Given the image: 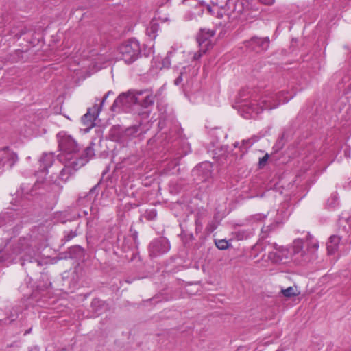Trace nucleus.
<instances>
[{"label":"nucleus","instance_id":"obj_1","mask_svg":"<svg viewBox=\"0 0 351 351\" xmlns=\"http://www.w3.org/2000/svg\"><path fill=\"white\" fill-rule=\"evenodd\" d=\"M284 93L278 92L273 93L266 91L257 99L255 91L250 88H243L239 92V111L245 119L255 117L264 110H271L276 108L281 102L286 103L290 98L282 99Z\"/></svg>","mask_w":351,"mask_h":351},{"label":"nucleus","instance_id":"obj_2","mask_svg":"<svg viewBox=\"0 0 351 351\" xmlns=\"http://www.w3.org/2000/svg\"><path fill=\"white\" fill-rule=\"evenodd\" d=\"M58 147L61 152L60 160L69 159V158H78L77 154L80 150L79 145L76 141L64 131L57 134Z\"/></svg>","mask_w":351,"mask_h":351},{"label":"nucleus","instance_id":"obj_3","mask_svg":"<svg viewBox=\"0 0 351 351\" xmlns=\"http://www.w3.org/2000/svg\"><path fill=\"white\" fill-rule=\"evenodd\" d=\"M146 92V90H130L128 92L122 93L114 100L110 110L112 112L127 111L134 104H136L139 101V96Z\"/></svg>","mask_w":351,"mask_h":351},{"label":"nucleus","instance_id":"obj_4","mask_svg":"<svg viewBox=\"0 0 351 351\" xmlns=\"http://www.w3.org/2000/svg\"><path fill=\"white\" fill-rule=\"evenodd\" d=\"M12 250V253L15 255L23 254L21 257L23 261L22 263L23 265H24L25 261H29L30 263L36 262L38 265H40L37 258V250L32 247V245L29 243V239H19Z\"/></svg>","mask_w":351,"mask_h":351},{"label":"nucleus","instance_id":"obj_5","mask_svg":"<svg viewBox=\"0 0 351 351\" xmlns=\"http://www.w3.org/2000/svg\"><path fill=\"white\" fill-rule=\"evenodd\" d=\"M120 58L127 64L136 61L141 56L139 43L135 39H130L121 44L118 48Z\"/></svg>","mask_w":351,"mask_h":351},{"label":"nucleus","instance_id":"obj_6","mask_svg":"<svg viewBox=\"0 0 351 351\" xmlns=\"http://www.w3.org/2000/svg\"><path fill=\"white\" fill-rule=\"evenodd\" d=\"M63 160L65 162V165L60 173L59 179L64 182L67 181L80 167L84 166L88 161L84 158L72 157L69 159H63L62 161Z\"/></svg>","mask_w":351,"mask_h":351},{"label":"nucleus","instance_id":"obj_7","mask_svg":"<svg viewBox=\"0 0 351 351\" xmlns=\"http://www.w3.org/2000/svg\"><path fill=\"white\" fill-rule=\"evenodd\" d=\"M269 44L270 40L267 36H253L250 40L244 42V45L247 49L256 53L266 51L269 49Z\"/></svg>","mask_w":351,"mask_h":351},{"label":"nucleus","instance_id":"obj_8","mask_svg":"<svg viewBox=\"0 0 351 351\" xmlns=\"http://www.w3.org/2000/svg\"><path fill=\"white\" fill-rule=\"evenodd\" d=\"M170 250V244L166 238L160 237L152 241L149 246L150 256H158L167 253Z\"/></svg>","mask_w":351,"mask_h":351},{"label":"nucleus","instance_id":"obj_9","mask_svg":"<svg viewBox=\"0 0 351 351\" xmlns=\"http://www.w3.org/2000/svg\"><path fill=\"white\" fill-rule=\"evenodd\" d=\"M277 246L276 243L272 245L274 249L269 251L268 258L274 263H285L289 257V252L287 249Z\"/></svg>","mask_w":351,"mask_h":351},{"label":"nucleus","instance_id":"obj_10","mask_svg":"<svg viewBox=\"0 0 351 351\" xmlns=\"http://www.w3.org/2000/svg\"><path fill=\"white\" fill-rule=\"evenodd\" d=\"M100 112L101 107L96 108V106H94L92 108H89L88 112L82 117L83 124L87 126L86 128L84 129L86 132L95 126V121Z\"/></svg>","mask_w":351,"mask_h":351},{"label":"nucleus","instance_id":"obj_11","mask_svg":"<svg viewBox=\"0 0 351 351\" xmlns=\"http://www.w3.org/2000/svg\"><path fill=\"white\" fill-rule=\"evenodd\" d=\"M193 173L200 177L202 181H206L212 175V165L210 162H203L195 167Z\"/></svg>","mask_w":351,"mask_h":351},{"label":"nucleus","instance_id":"obj_12","mask_svg":"<svg viewBox=\"0 0 351 351\" xmlns=\"http://www.w3.org/2000/svg\"><path fill=\"white\" fill-rule=\"evenodd\" d=\"M125 130L120 125H114L110 130V138L112 141L124 144L128 142Z\"/></svg>","mask_w":351,"mask_h":351},{"label":"nucleus","instance_id":"obj_13","mask_svg":"<svg viewBox=\"0 0 351 351\" xmlns=\"http://www.w3.org/2000/svg\"><path fill=\"white\" fill-rule=\"evenodd\" d=\"M215 34L214 30L202 29L197 36V41L199 45H205L206 46L212 47L210 38Z\"/></svg>","mask_w":351,"mask_h":351},{"label":"nucleus","instance_id":"obj_14","mask_svg":"<svg viewBox=\"0 0 351 351\" xmlns=\"http://www.w3.org/2000/svg\"><path fill=\"white\" fill-rule=\"evenodd\" d=\"M303 249V242L301 239H297L293 241L292 246L293 251V258L295 262H301L304 261L303 256H304V252Z\"/></svg>","mask_w":351,"mask_h":351},{"label":"nucleus","instance_id":"obj_15","mask_svg":"<svg viewBox=\"0 0 351 351\" xmlns=\"http://www.w3.org/2000/svg\"><path fill=\"white\" fill-rule=\"evenodd\" d=\"M17 160V156L7 149L0 150V169L3 167L8 161H10V167Z\"/></svg>","mask_w":351,"mask_h":351},{"label":"nucleus","instance_id":"obj_16","mask_svg":"<svg viewBox=\"0 0 351 351\" xmlns=\"http://www.w3.org/2000/svg\"><path fill=\"white\" fill-rule=\"evenodd\" d=\"M341 240V237L337 234L331 235L326 243V247L328 254H335L339 249V245Z\"/></svg>","mask_w":351,"mask_h":351},{"label":"nucleus","instance_id":"obj_17","mask_svg":"<svg viewBox=\"0 0 351 351\" xmlns=\"http://www.w3.org/2000/svg\"><path fill=\"white\" fill-rule=\"evenodd\" d=\"M91 306L95 312L98 314L109 310L108 304L106 302L97 298L93 300Z\"/></svg>","mask_w":351,"mask_h":351},{"label":"nucleus","instance_id":"obj_18","mask_svg":"<svg viewBox=\"0 0 351 351\" xmlns=\"http://www.w3.org/2000/svg\"><path fill=\"white\" fill-rule=\"evenodd\" d=\"M54 156L51 153L43 154L39 160L40 163V168L43 171L47 170L48 167H51L53 162Z\"/></svg>","mask_w":351,"mask_h":351},{"label":"nucleus","instance_id":"obj_19","mask_svg":"<svg viewBox=\"0 0 351 351\" xmlns=\"http://www.w3.org/2000/svg\"><path fill=\"white\" fill-rule=\"evenodd\" d=\"M147 92L144 93L143 94H146L144 99H141L139 98V101L137 104H138L140 106H141L143 108H148L151 106H153L154 104V96L149 93L147 90H145Z\"/></svg>","mask_w":351,"mask_h":351},{"label":"nucleus","instance_id":"obj_20","mask_svg":"<svg viewBox=\"0 0 351 351\" xmlns=\"http://www.w3.org/2000/svg\"><path fill=\"white\" fill-rule=\"evenodd\" d=\"M126 132V137L127 141H129L131 139L135 138L137 136L138 131H139V126L137 125H133L131 127H128L125 129Z\"/></svg>","mask_w":351,"mask_h":351},{"label":"nucleus","instance_id":"obj_21","mask_svg":"<svg viewBox=\"0 0 351 351\" xmlns=\"http://www.w3.org/2000/svg\"><path fill=\"white\" fill-rule=\"evenodd\" d=\"M282 294L286 298L297 296L299 294L295 287H289L285 289L281 290Z\"/></svg>","mask_w":351,"mask_h":351},{"label":"nucleus","instance_id":"obj_22","mask_svg":"<svg viewBox=\"0 0 351 351\" xmlns=\"http://www.w3.org/2000/svg\"><path fill=\"white\" fill-rule=\"evenodd\" d=\"M199 50L194 54L193 59L197 60H199L206 52L209 50L211 47L206 46L205 45H199Z\"/></svg>","mask_w":351,"mask_h":351},{"label":"nucleus","instance_id":"obj_23","mask_svg":"<svg viewBox=\"0 0 351 351\" xmlns=\"http://www.w3.org/2000/svg\"><path fill=\"white\" fill-rule=\"evenodd\" d=\"M251 232L249 230H242L235 232V237L238 240L246 239L250 237Z\"/></svg>","mask_w":351,"mask_h":351},{"label":"nucleus","instance_id":"obj_24","mask_svg":"<svg viewBox=\"0 0 351 351\" xmlns=\"http://www.w3.org/2000/svg\"><path fill=\"white\" fill-rule=\"evenodd\" d=\"M158 29V25L156 23H152L150 27L147 28V33L152 39H154L156 36V32Z\"/></svg>","mask_w":351,"mask_h":351},{"label":"nucleus","instance_id":"obj_25","mask_svg":"<svg viewBox=\"0 0 351 351\" xmlns=\"http://www.w3.org/2000/svg\"><path fill=\"white\" fill-rule=\"evenodd\" d=\"M216 247L219 250H226L230 247L229 242L226 239L216 240L215 241Z\"/></svg>","mask_w":351,"mask_h":351},{"label":"nucleus","instance_id":"obj_26","mask_svg":"<svg viewBox=\"0 0 351 351\" xmlns=\"http://www.w3.org/2000/svg\"><path fill=\"white\" fill-rule=\"evenodd\" d=\"M51 189L53 191V193L51 195L54 201H57V199L59 197L60 193L61 188L58 185L54 184L51 186Z\"/></svg>","mask_w":351,"mask_h":351},{"label":"nucleus","instance_id":"obj_27","mask_svg":"<svg viewBox=\"0 0 351 351\" xmlns=\"http://www.w3.org/2000/svg\"><path fill=\"white\" fill-rule=\"evenodd\" d=\"M77 236L76 231L71 230L69 232H64V238L62 241L64 242L69 241Z\"/></svg>","mask_w":351,"mask_h":351},{"label":"nucleus","instance_id":"obj_28","mask_svg":"<svg viewBox=\"0 0 351 351\" xmlns=\"http://www.w3.org/2000/svg\"><path fill=\"white\" fill-rule=\"evenodd\" d=\"M276 226V224H271L269 226H264L261 229L262 232V238L266 237L268 234V233L271 230V229Z\"/></svg>","mask_w":351,"mask_h":351},{"label":"nucleus","instance_id":"obj_29","mask_svg":"<svg viewBox=\"0 0 351 351\" xmlns=\"http://www.w3.org/2000/svg\"><path fill=\"white\" fill-rule=\"evenodd\" d=\"M161 66H160V69H167L171 66V60L170 58L168 56L165 57L161 62Z\"/></svg>","mask_w":351,"mask_h":351},{"label":"nucleus","instance_id":"obj_30","mask_svg":"<svg viewBox=\"0 0 351 351\" xmlns=\"http://www.w3.org/2000/svg\"><path fill=\"white\" fill-rule=\"evenodd\" d=\"M110 95H114V92L112 91V90H109L106 93V94L104 95V97H103L102 100L100 101V104L99 106H98L97 104H95L94 106H96V108H102V106L103 104H104V102L106 101V99L108 98V97Z\"/></svg>","mask_w":351,"mask_h":351},{"label":"nucleus","instance_id":"obj_31","mask_svg":"<svg viewBox=\"0 0 351 351\" xmlns=\"http://www.w3.org/2000/svg\"><path fill=\"white\" fill-rule=\"evenodd\" d=\"M269 158L268 154H266L264 156H263L261 158H260L258 162V165L260 168H263L265 164L267 163Z\"/></svg>","mask_w":351,"mask_h":351},{"label":"nucleus","instance_id":"obj_32","mask_svg":"<svg viewBox=\"0 0 351 351\" xmlns=\"http://www.w3.org/2000/svg\"><path fill=\"white\" fill-rule=\"evenodd\" d=\"M85 155L88 158H90L95 155L93 149L91 145L86 148Z\"/></svg>","mask_w":351,"mask_h":351},{"label":"nucleus","instance_id":"obj_33","mask_svg":"<svg viewBox=\"0 0 351 351\" xmlns=\"http://www.w3.org/2000/svg\"><path fill=\"white\" fill-rule=\"evenodd\" d=\"M217 227V225L215 223V221H211L210 223H209L207 226H206V230L208 232H213Z\"/></svg>","mask_w":351,"mask_h":351},{"label":"nucleus","instance_id":"obj_34","mask_svg":"<svg viewBox=\"0 0 351 351\" xmlns=\"http://www.w3.org/2000/svg\"><path fill=\"white\" fill-rule=\"evenodd\" d=\"M156 217V211L154 209L151 210L147 213V217L148 219H154Z\"/></svg>","mask_w":351,"mask_h":351},{"label":"nucleus","instance_id":"obj_35","mask_svg":"<svg viewBox=\"0 0 351 351\" xmlns=\"http://www.w3.org/2000/svg\"><path fill=\"white\" fill-rule=\"evenodd\" d=\"M27 28L25 27H18V38H21L23 35L26 34Z\"/></svg>","mask_w":351,"mask_h":351},{"label":"nucleus","instance_id":"obj_36","mask_svg":"<svg viewBox=\"0 0 351 351\" xmlns=\"http://www.w3.org/2000/svg\"><path fill=\"white\" fill-rule=\"evenodd\" d=\"M10 34L14 37L18 38V27H13L10 29Z\"/></svg>","mask_w":351,"mask_h":351},{"label":"nucleus","instance_id":"obj_37","mask_svg":"<svg viewBox=\"0 0 351 351\" xmlns=\"http://www.w3.org/2000/svg\"><path fill=\"white\" fill-rule=\"evenodd\" d=\"M252 145L250 139L243 140L242 141V146H245L246 148L250 147Z\"/></svg>","mask_w":351,"mask_h":351},{"label":"nucleus","instance_id":"obj_38","mask_svg":"<svg viewBox=\"0 0 351 351\" xmlns=\"http://www.w3.org/2000/svg\"><path fill=\"white\" fill-rule=\"evenodd\" d=\"M182 73H180V75L175 80L174 84L178 86L182 82Z\"/></svg>","mask_w":351,"mask_h":351},{"label":"nucleus","instance_id":"obj_39","mask_svg":"<svg viewBox=\"0 0 351 351\" xmlns=\"http://www.w3.org/2000/svg\"><path fill=\"white\" fill-rule=\"evenodd\" d=\"M258 1L263 4L268 5H272L275 1V0H258Z\"/></svg>","mask_w":351,"mask_h":351},{"label":"nucleus","instance_id":"obj_40","mask_svg":"<svg viewBox=\"0 0 351 351\" xmlns=\"http://www.w3.org/2000/svg\"><path fill=\"white\" fill-rule=\"evenodd\" d=\"M308 245H311V247L315 249V250H317L319 247V245H318V243L316 241H311L310 243H308Z\"/></svg>","mask_w":351,"mask_h":351},{"label":"nucleus","instance_id":"obj_41","mask_svg":"<svg viewBox=\"0 0 351 351\" xmlns=\"http://www.w3.org/2000/svg\"><path fill=\"white\" fill-rule=\"evenodd\" d=\"M29 351H39V348L38 346H32L29 348Z\"/></svg>","mask_w":351,"mask_h":351},{"label":"nucleus","instance_id":"obj_42","mask_svg":"<svg viewBox=\"0 0 351 351\" xmlns=\"http://www.w3.org/2000/svg\"><path fill=\"white\" fill-rule=\"evenodd\" d=\"M97 189V185H95V186H93L89 191V193H93L96 189Z\"/></svg>","mask_w":351,"mask_h":351},{"label":"nucleus","instance_id":"obj_43","mask_svg":"<svg viewBox=\"0 0 351 351\" xmlns=\"http://www.w3.org/2000/svg\"><path fill=\"white\" fill-rule=\"evenodd\" d=\"M345 156L348 158L350 157V151H345Z\"/></svg>","mask_w":351,"mask_h":351},{"label":"nucleus","instance_id":"obj_44","mask_svg":"<svg viewBox=\"0 0 351 351\" xmlns=\"http://www.w3.org/2000/svg\"><path fill=\"white\" fill-rule=\"evenodd\" d=\"M332 198V201H333V202L330 204H331V206H332L333 204H335L336 199H337L335 195H334Z\"/></svg>","mask_w":351,"mask_h":351},{"label":"nucleus","instance_id":"obj_45","mask_svg":"<svg viewBox=\"0 0 351 351\" xmlns=\"http://www.w3.org/2000/svg\"><path fill=\"white\" fill-rule=\"evenodd\" d=\"M19 58V56L22 54V51H16L14 53Z\"/></svg>","mask_w":351,"mask_h":351},{"label":"nucleus","instance_id":"obj_46","mask_svg":"<svg viewBox=\"0 0 351 351\" xmlns=\"http://www.w3.org/2000/svg\"><path fill=\"white\" fill-rule=\"evenodd\" d=\"M234 147H239L240 145H239V142H235L234 144H233Z\"/></svg>","mask_w":351,"mask_h":351},{"label":"nucleus","instance_id":"obj_47","mask_svg":"<svg viewBox=\"0 0 351 351\" xmlns=\"http://www.w3.org/2000/svg\"><path fill=\"white\" fill-rule=\"evenodd\" d=\"M189 237H190L191 240H193L194 239V237H193V235L192 234H190Z\"/></svg>","mask_w":351,"mask_h":351},{"label":"nucleus","instance_id":"obj_48","mask_svg":"<svg viewBox=\"0 0 351 351\" xmlns=\"http://www.w3.org/2000/svg\"><path fill=\"white\" fill-rule=\"evenodd\" d=\"M77 250H79V251H80V252H81V251H82V247H77Z\"/></svg>","mask_w":351,"mask_h":351},{"label":"nucleus","instance_id":"obj_49","mask_svg":"<svg viewBox=\"0 0 351 351\" xmlns=\"http://www.w3.org/2000/svg\"><path fill=\"white\" fill-rule=\"evenodd\" d=\"M351 221V217L348 219V221Z\"/></svg>","mask_w":351,"mask_h":351}]
</instances>
